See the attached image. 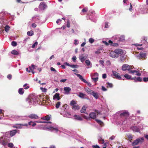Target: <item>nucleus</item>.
I'll list each match as a JSON object with an SVG mask.
<instances>
[{
  "label": "nucleus",
  "instance_id": "46",
  "mask_svg": "<svg viewBox=\"0 0 148 148\" xmlns=\"http://www.w3.org/2000/svg\"><path fill=\"white\" fill-rule=\"evenodd\" d=\"M94 41V40L92 38H90L89 40V42L91 43H92Z\"/></svg>",
  "mask_w": 148,
  "mask_h": 148
},
{
  "label": "nucleus",
  "instance_id": "36",
  "mask_svg": "<svg viewBox=\"0 0 148 148\" xmlns=\"http://www.w3.org/2000/svg\"><path fill=\"white\" fill-rule=\"evenodd\" d=\"M125 39V37L123 36H121L119 38V40L120 41H123Z\"/></svg>",
  "mask_w": 148,
  "mask_h": 148
},
{
  "label": "nucleus",
  "instance_id": "25",
  "mask_svg": "<svg viewBox=\"0 0 148 148\" xmlns=\"http://www.w3.org/2000/svg\"><path fill=\"white\" fill-rule=\"evenodd\" d=\"M24 91L23 88H20L19 89L18 92L20 95H22L23 94Z\"/></svg>",
  "mask_w": 148,
  "mask_h": 148
},
{
  "label": "nucleus",
  "instance_id": "43",
  "mask_svg": "<svg viewBox=\"0 0 148 148\" xmlns=\"http://www.w3.org/2000/svg\"><path fill=\"white\" fill-rule=\"evenodd\" d=\"M92 79L95 82H97L98 79V77H92Z\"/></svg>",
  "mask_w": 148,
  "mask_h": 148
},
{
  "label": "nucleus",
  "instance_id": "21",
  "mask_svg": "<svg viewBox=\"0 0 148 148\" xmlns=\"http://www.w3.org/2000/svg\"><path fill=\"white\" fill-rule=\"evenodd\" d=\"M72 108L74 110H78L80 109V107L79 105L76 104L72 106Z\"/></svg>",
  "mask_w": 148,
  "mask_h": 148
},
{
  "label": "nucleus",
  "instance_id": "13",
  "mask_svg": "<svg viewBox=\"0 0 148 148\" xmlns=\"http://www.w3.org/2000/svg\"><path fill=\"white\" fill-rule=\"evenodd\" d=\"M76 75L78 77H79V79H80L81 81L84 82V83L87 82V81L84 79L81 75L79 74H76Z\"/></svg>",
  "mask_w": 148,
  "mask_h": 148
},
{
  "label": "nucleus",
  "instance_id": "30",
  "mask_svg": "<svg viewBox=\"0 0 148 148\" xmlns=\"http://www.w3.org/2000/svg\"><path fill=\"white\" fill-rule=\"evenodd\" d=\"M1 144L3 145H5L7 143V141L6 140H3L0 142Z\"/></svg>",
  "mask_w": 148,
  "mask_h": 148
},
{
  "label": "nucleus",
  "instance_id": "2",
  "mask_svg": "<svg viewBox=\"0 0 148 148\" xmlns=\"http://www.w3.org/2000/svg\"><path fill=\"white\" fill-rule=\"evenodd\" d=\"M122 111L123 112L120 114L121 117H125L126 118L129 116L130 114L127 111L125 110Z\"/></svg>",
  "mask_w": 148,
  "mask_h": 148
},
{
  "label": "nucleus",
  "instance_id": "63",
  "mask_svg": "<svg viewBox=\"0 0 148 148\" xmlns=\"http://www.w3.org/2000/svg\"><path fill=\"white\" fill-rule=\"evenodd\" d=\"M136 73L135 74V75L137 76H140L141 75V74L139 73L138 71V72Z\"/></svg>",
  "mask_w": 148,
  "mask_h": 148
},
{
  "label": "nucleus",
  "instance_id": "20",
  "mask_svg": "<svg viewBox=\"0 0 148 148\" xmlns=\"http://www.w3.org/2000/svg\"><path fill=\"white\" fill-rule=\"evenodd\" d=\"M85 91L88 93L90 94H92L93 91L88 88H87L85 89Z\"/></svg>",
  "mask_w": 148,
  "mask_h": 148
},
{
  "label": "nucleus",
  "instance_id": "16",
  "mask_svg": "<svg viewBox=\"0 0 148 148\" xmlns=\"http://www.w3.org/2000/svg\"><path fill=\"white\" fill-rule=\"evenodd\" d=\"M42 120L48 121L51 119L50 117L48 115H47L41 118Z\"/></svg>",
  "mask_w": 148,
  "mask_h": 148
},
{
  "label": "nucleus",
  "instance_id": "28",
  "mask_svg": "<svg viewBox=\"0 0 148 148\" xmlns=\"http://www.w3.org/2000/svg\"><path fill=\"white\" fill-rule=\"evenodd\" d=\"M127 137L128 138L130 142H132L133 138L132 135L131 134L127 135Z\"/></svg>",
  "mask_w": 148,
  "mask_h": 148
},
{
  "label": "nucleus",
  "instance_id": "4",
  "mask_svg": "<svg viewBox=\"0 0 148 148\" xmlns=\"http://www.w3.org/2000/svg\"><path fill=\"white\" fill-rule=\"evenodd\" d=\"M112 72L113 75L115 77L116 79L119 80L121 79V77L119 73L114 71H112Z\"/></svg>",
  "mask_w": 148,
  "mask_h": 148
},
{
  "label": "nucleus",
  "instance_id": "18",
  "mask_svg": "<svg viewBox=\"0 0 148 148\" xmlns=\"http://www.w3.org/2000/svg\"><path fill=\"white\" fill-rule=\"evenodd\" d=\"M17 132V130H14L12 131H11L10 132V134L11 136H12L15 135Z\"/></svg>",
  "mask_w": 148,
  "mask_h": 148
},
{
  "label": "nucleus",
  "instance_id": "49",
  "mask_svg": "<svg viewBox=\"0 0 148 148\" xmlns=\"http://www.w3.org/2000/svg\"><path fill=\"white\" fill-rule=\"evenodd\" d=\"M77 65H71L70 67L72 68H77Z\"/></svg>",
  "mask_w": 148,
  "mask_h": 148
},
{
  "label": "nucleus",
  "instance_id": "62",
  "mask_svg": "<svg viewBox=\"0 0 148 148\" xmlns=\"http://www.w3.org/2000/svg\"><path fill=\"white\" fill-rule=\"evenodd\" d=\"M67 80V79H62L60 80L61 82H65Z\"/></svg>",
  "mask_w": 148,
  "mask_h": 148
},
{
  "label": "nucleus",
  "instance_id": "1",
  "mask_svg": "<svg viewBox=\"0 0 148 148\" xmlns=\"http://www.w3.org/2000/svg\"><path fill=\"white\" fill-rule=\"evenodd\" d=\"M88 55L86 54H83L79 56V59L81 60V61L83 62H84L85 60H86L88 57Z\"/></svg>",
  "mask_w": 148,
  "mask_h": 148
},
{
  "label": "nucleus",
  "instance_id": "11",
  "mask_svg": "<svg viewBox=\"0 0 148 148\" xmlns=\"http://www.w3.org/2000/svg\"><path fill=\"white\" fill-rule=\"evenodd\" d=\"M39 7L41 8L44 9L47 7V5L44 2H42L40 3Z\"/></svg>",
  "mask_w": 148,
  "mask_h": 148
},
{
  "label": "nucleus",
  "instance_id": "53",
  "mask_svg": "<svg viewBox=\"0 0 148 148\" xmlns=\"http://www.w3.org/2000/svg\"><path fill=\"white\" fill-rule=\"evenodd\" d=\"M86 83L87 84V85H88V86L90 87H91V86H92V84L91 83H90V82H88L87 81V82L86 83Z\"/></svg>",
  "mask_w": 148,
  "mask_h": 148
},
{
  "label": "nucleus",
  "instance_id": "15",
  "mask_svg": "<svg viewBox=\"0 0 148 148\" xmlns=\"http://www.w3.org/2000/svg\"><path fill=\"white\" fill-rule=\"evenodd\" d=\"M86 108L87 107H86L85 106H84L80 110L81 112L82 113H86Z\"/></svg>",
  "mask_w": 148,
  "mask_h": 148
},
{
  "label": "nucleus",
  "instance_id": "34",
  "mask_svg": "<svg viewBox=\"0 0 148 148\" xmlns=\"http://www.w3.org/2000/svg\"><path fill=\"white\" fill-rule=\"evenodd\" d=\"M95 121L98 124H99L101 125H102L103 124V122L101 120H99L97 119H95Z\"/></svg>",
  "mask_w": 148,
  "mask_h": 148
},
{
  "label": "nucleus",
  "instance_id": "33",
  "mask_svg": "<svg viewBox=\"0 0 148 148\" xmlns=\"http://www.w3.org/2000/svg\"><path fill=\"white\" fill-rule=\"evenodd\" d=\"M10 28V27L8 25H6L5 27V30L6 32H8Z\"/></svg>",
  "mask_w": 148,
  "mask_h": 148
},
{
  "label": "nucleus",
  "instance_id": "35",
  "mask_svg": "<svg viewBox=\"0 0 148 148\" xmlns=\"http://www.w3.org/2000/svg\"><path fill=\"white\" fill-rule=\"evenodd\" d=\"M16 125H20L21 126H28V124L27 123H25L24 124H17Z\"/></svg>",
  "mask_w": 148,
  "mask_h": 148
},
{
  "label": "nucleus",
  "instance_id": "32",
  "mask_svg": "<svg viewBox=\"0 0 148 148\" xmlns=\"http://www.w3.org/2000/svg\"><path fill=\"white\" fill-rule=\"evenodd\" d=\"M142 80V78L140 77H138L136 79V80H134V82H141Z\"/></svg>",
  "mask_w": 148,
  "mask_h": 148
},
{
  "label": "nucleus",
  "instance_id": "59",
  "mask_svg": "<svg viewBox=\"0 0 148 148\" xmlns=\"http://www.w3.org/2000/svg\"><path fill=\"white\" fill-rule=\"evenodd\" d=\"M92 147L94 148H100L97 145H93L92 146Z\"/></svg>",
  "mask_w": 148,
  "mask_h": 148
},
{
  "label": "nucleus",
  "instance_id": "41",
  "mask_svg": "<svg viewBox=\"0 0 148 148\" xmlns=\"http://www.w3.org/2000/svg\"><path fill=\"white\" fill-rule=\"evenodd\" d=\"M13 144L12 143H9L8 144V146L9 147L12 148L13 147Z\"/></svg>",
  "mask_w": 148,
  "mask_h": 148
},
{
  "label": "nucleus",
  "instance_id": "50",
  "mask_svg": "<svg viewBox=\"0 0 148 148\" xmlns=\"http://www.w3.org/2000/svg\"><path fill=\"white\" fill-rule=\"evenodd\" d=\"M112 46L117 47L118 46V43H113Z\"/></svg>",
  "mask_w": 148,
  "mask_h": 148
},
{
  "label": "nucleus",
  "instance_id": "8",
  "mask_svg": "<svg viewBox=\"0 0 148 148\" xmlns=\"http://www.w3.org/2000/svg\"><path fill=\"white\" fill-rule=\"evenodd\" d=\"M115 51L116 54H118V57L119 54L122 55L123 53V50L121 49H116Z\"/></svg>",
  "mask_w": 148,
  "mask_h": 148
},
{
  "label": "nucleus",
  "instance_id": "40",
  "mask_svg": "<svg viewBox=\"0 0 148 148\" xmlns=\"http://www.w3.org/2000/svg\"><path fill=\"white\" fill-rule=\"evenodd\" d=\"M60 103H61L60 101H58L56 105V107L57 108H58L59 107Z\"/></svg>",
  "mask_w": 148,
  "mask_h": 148
},
{
  "label": "nucleus",
  "instance_id": "26",
  "mask_svg": "<svg viewBox=\"0 0 148 148\" xmlns=\"http://www.w3.org/2000/svg\"><path fill=\"white\" fill-rule=\"evenodd\" d=\"M124 77L126 79L129 80H130L131 79V76L130 75L128 74H126L124 76Z\"/></svg>",
  "mask_w": 148,
  "mask_h": 148
},
{
  "label": "nucleus",
  "instance_id": "7",
  "mask_svg": "<svg viewBox=\"0 0 148 148\" xmlns=\"http://www.w3.org/2000/svg\"><path fill=\"white\" fill-rule=\"evenodd\" d=\"M28 117L32 119H37L38 118V116L37 115L34 114H30Z\"/></svg>",
  "mask_w": 148,
  "mask_h": 148
},
{
  "label": "nucleus",
  "instance_id": "61",
  "mask_svg": "<svg viewBox=\"0 0 148 148\" xmlns=\"http://www.w3.org/2000/svg\"><path fill=\"white\" fill-rule=\"evenodd\" d=\"M102 90L103 91H106L107 89L103 86H102L101 87Z\"/></svg>",
  "mask_w": 148,
  "mask_h": 148
},
{
  "label": "nucleus",
  "instance_id": "51",
  "mask_svg": "<svg viewBox=\"0 0 148 148\" xmlns=\"http://www.w3.org/2000/svg\"><path fill=\"white\" fill-rule=\"evenodd\" d=\"M101 53L100 50L99 49L97 50V51H96L95 53L97 54H98Z\"/></svg>",
  "mask_w": 148,
  "mask_h": 148
},
{
  "label": "nucleus",
  "instance_id": "38",
  "mask_svg": "<svg viewBox=\"0 0 148 148\" xmlns=\"http://www.w3.org/2000/svg\"><path fill=\"white\" fill-rule=\"evenodd\" d=\"M38 44V42H37L36 41L35 42V43L33 44L32 46V48H35V47Z\"/></svg>",
  "mask_w": 148,
  "mask_h": 148
},
{
  "label": "nucleus",
  "instance_id": "48",
  "mask_svg": "<svg viewBox=\"0 0 148 148\" xmlns=\"http://www.w3.org/2000/svg\"><path fill=\"white\" fill-rule=\"evenodd\" d=\"M140 56L142 58H144L145 56V53H141L140 54Z\"/></svg>",
  "mask_w": 148,
  "mask_h": 148
},
{
  "label": "nucleus",
  "instance_id": "27",
  "mask_svg": "<svg viewBox=\"0 0 148 148\" xmlns=\"http://www.w3.org/2000/svg\"><path fill=\"white\" fill-rule=\"evenodd\" d=\"M27 34L28 36H32L34 34V33L33 31L32 30H31L27 32Z\"/></svg>",
  "mask_w": 148,
  "mask_h": 148
},
{
  "label": "nucleus",
  "instance_id": "29",
  "mask_svg": "<svg viewBox=\"0 0 148 148\" xmlns=\"http://www.w3.org/2000/svg\"><path fill=\"white\" fill-rule=\"evenodd\" d=\"M107 85V87L109 88H111L113 87V84L112 83H109V82H107L106 83Z\"/></svg>",
  "mask_w": 148,
  "mask_h": 148
},
{
  "label": "nucleus",
  "instance_id": "10",
  "mask_svg": "<svg viewBox=\"0 0 148 148\" xmlns=\"http://www.w3.org/2000/svg\"><path fill=\"white\" fill-rule=\"evenodd\" d=\"M64 90L66 94H68L69 93L71 89L69 87H65L64 88Z\"/></svg>",
  "mask_w": 148,
  "mask_h": 148
},
{
  "label": "nucleus",
  "instance_id": "57",
  "mask_svg": "<svg viewBox=\"0 0 148 148\" xmlns=\"http://www.w3.org/2000/svg\"><path fill=\"white\" fill-rule=\"evenodd\" d=\"M12 75L11 74H9L7 76V78L9 79H10L12 78Z\"/></svg>",
  "mask_w": 148,
  "mask_h": 148
},
{
  "label": "nucleus",
  "instance_id": "19",
  "mask_svg": "<svg viewBox=\"0 0 148 148\" xmlns=\"http://www.w3.org/2000/svg\"><path fill=\"white\" fill-rule=\"evenodd\" d=\"M74 116L75 118V119L79 121H82V117L79 116V115H77L76 114H75Z\"/></svg>",
  "mask_w": 148,
  "mask_h": 148
},
{
  "label": "nucleus",
  "instance_id": "64",
  "mask_svg": "<svg viewBox=\"0 0 148 148\" xmlns=\"http://www.w3.org/2000/svg\"><path fill=\"white\" fill-rule=\"evenodd\" d=\"M102 77L103 79H105L106 78V74H104L102 75Z\"/></svg>",
  "mask_w": 148,
  "mask_h": 148
},
{
  "label": "nucleus",
  "instance_id": "12",
  "mask_svg": "<svg viewBox=\"0 0 148 148\" xmlns=\"http://www.w3.org/2000/svg\"><path fill=\"white\" fill-rule=\"evenodd\" d=\"M89 116L91 119H95L96 118V115L95 112H91L89 114Z\"/></svg>",
  "mask_w": 148,
  "mask_h": 148
},
{
  "label": "nucleus",
  "instance_id": "60",
  "mask_svg": "<svg viewBox=\"0 0 148 148\" xmlns=\"http://www.w3.org/2000/svg\"><path fill=\"white\" fill-rule=\"evenodd\" d=\"M36 26V25L35 23H33L32 25V26L34 28H35Z\"/></svg>",
  "mask_w": 148,
  "mask_h": 148
},
{
  "label": "nucleus",
  "instance_id": "31",
  "mask_svg": "<svg viewBox=\"0 0 148 148\" xmlns=\"http://www.w3.org/2000/svg\"><path fill=\"white\" fill-rule=\"evenodd\" d=\"M98 140L100 142L101 144H103L104 143V140L101 137H99L98 139Z\"/></svg>",
  "mask_w": 148,
  "mask_h": 148
},
{
  "label": "nucleus",
  "instance_id": "23",
  "mask_svg": "<svg viewBox=\"0 0 148 148\" xmlns=\"http://www.w3.org/2000/svg\"><path fill=\"white\" fill-rule=\"evenodd\" d=\"M132 130L134 131L138 132L139 131V128L136 126H134L132 127Z\"/></svg>",
  "mask_w": 148,
  "mask_h": 148
},
{
  "label": "nucleus",
  "instance_id": "52",
  "mask_svg": "<svg viewBox=\"0 0 148 148\" xmlns=\"http://www.w3.org/2000/svg\"><path fill=\"white\" fill-rule=\"evenodd\" d=\"M76 59H77L76 57L75 56H74L72 58V59L73 60V61L74 62H75V61H76Z\"/></svg>",
  "mask_w": 148,
  "mask_h": 148
},
{
  "label": "nucleus",
  "instance_id": "47",
  "mask_svg": "<svg viewBox=\"0 0 148 148\" xmlns=\"http://www.w3.org/2000/svg\"><path fill=\"white\" fill-rule=\"evenodd\" d=\"M143 80L144 82H147L148 81V77H145L143 78Z\"/></svg>",
  "mask_w": 148,
  "mask_h": 148
},
{
  "label": "nucleus",
  "instance_id": "44",
  "mask_svg": "<svg viewBox=\"0 0 148 148\" xmlns=\"http://www.w3.org/2000/svg\"><path fill=\"white\" fill-rule=\"evenodd\" d=\"M88 10V8H83L82 10V12H86Z\"/></svg>",
  "mask_w": 148,
  "mask_h": 148
},
{
  "label": "nucleus",
  "instance_id": "5",
  "mask_svg": "<svg viewBox=\"0 0 148 148\" xmlns=\"http://www.w3.org/2000/svg\"><path fill=\"white\" fill-rule=\"evenodd\" d=\"M122 69L123 71H125L126 70L129 71L130 69V66L128 64H124L123 65Z\"/></svg>",
  "mask_w": 148,
  "mask_h": 148
},
{
  "label": "nucleus",
  "instance_id": "9",
  "mask_svg": "<svg viewBox=\"0 0 148 148\" xmlns=\"http://www.w3.org/2000/svg\"><path fill=\"white\" fill-rule=\"evenodd\" d=\"M79 95H78V96L82 98V99H86V97H87V95L84 93H83L81 92H79Z\"/></svg>",
  "mask_w": 148,
  "mask_h": 148
},
{
  "label": "nucleus",
  "instance_id": "3",
  "mask_svg": "<svg viewBox=\"0 0 148 148\" xmlns=\"http://www.w3.org/2000/svg\"><path fill=\"white\" fill-rule=\"evenodd\" d=\"M143 140L144 138L143 137L141 138H140L137 139L132 143V145L134 146L137 145L139 142H143Z\"/></svg>",
  "mask_w": 148,
  "mask_h": 148
},
{
  "label": "nucleus",
  "instance_id": "58",
  "mask_svg": "<svg viewBox=\"0 0 148 148\" xmlns=\"http://www.w3.org/2000/svg\"><path fill=\"white\" fill-rule=\"evenodd\" d=\"M104 62V60H99V63L100 64L102 65H103V63Z\"/></svg>",
  "mask_w": 148,
  "mask_h": 148
},
{
  "label": "nucleus",
  "instance_id": "54",
  "mask_svg": "<svg viewBox=\"0 0 148 148\" xmlns=\"http://www.w3.org/2000/svg\"><path fill=\"white\" fill-rule=\"evenodd\" d=\"M132 6L131 3H130V7L129 8V10L131 11L132 10Z\"/></svg>",
  "mask_w": 148,
  "mask_h": 148
},
{
  "label": "nucleus",
  "instance_id": "37",
  "mask_svg": "<svg viewBox=\"0 0 148 148\" xmlns=\"http://www.w3.org/2000/svg\"><path fill=\"white\" fill-rule=\"evenodd\" d=\"M40 89L43 92H46L47 90V88L42 87H40Z\"/></svg>",
  "mask_w": 148,
  "mask_h": 148
},
{
  "label": "nucleus",
  "instance_id": "42",
  "mask_svg": "<svg viewBox=\"0 0 148 148\" xmlns=\"http://www.w3.org/2000/svg\"><path fill=\"white\" fill-rule=\"evenodd\" d=\"M85 63L87 66H89L90 64V62L89 60H86L85 61Z\"/></svg>",
  "mask_w": 148,
  "mask_h": 148
},
{
  "label": "nucleus",
  "instance_id": "14",
  "mask_svg": "<svg viewBox=\"0 0 148 148\" xmlns=\"http://www.w3.org/2000/svg\"><path fill=\"white\" fill-rule=\"evenodd\" d=\"M59 94L58 93H56L53 97L54 99H57L58 100H59L60 99V97L59 96Z\"/></svg>",
  "mask_w": 148,
  "mask_h": 148
},
{
  "label": "nucleus",
  "instance_id": "56",
  "mask_svg": "<svg viewBox=\"0 0 148 148\" xmlns=\"http://www.w3.org/2000/svg\"><path fill=\"white\" fill-rule=\"evenodd\" d=\"M66 26L67 27L69 28L70 27V23L69 21H68L67 22Z\"/></svg>",
  "mask_w": 148,
  "mask_h": 148
},
{
  "label": "nucleus",
  "instance_id": "24",
  "mask_svg": "<svg viewBox=\"0 0 148 148\" xmlns=\"http://www.w3.org/2000/svg\"><path fill=\"white\" fill-rule=\"evenodd\" d=\"M11 53L12 54L15 55H17L19 54L18 52L15 50H12L11 51Z\"/></svg>",
  "mask_w": 148,
  "mask_h": 148
},
{
  "label": "nucleus",
  "instance_id": "45",
  "mask_svg": "<svg viewBox=\"0 0 148 148\" xmlns=\"http://www.w3.org/2000/svg\"><path fill=\"white\" fill-rule=\"evenodd\" d=\"M129 71H130V73H136L138 72V71L135 70H130Z\"/></svg>",
  "mask_w": 148,
  "mask_h": 148
},
{
  "label": "nucleus",
  "instance_id": "6",
  "mask_svg": "<svg viewBox=\"0 0 148 148\" xmlns=\"http://www.w3.org/2000/svg\"><path fill=\"white\" fill-rule=\"evenodd\" d=\"M110 56L112 58H116L118 57V54H116L115 51H112L110 53Z\"/></svg>",
  "mask_w": 148,
  "mask_h": 148
},
{
  "label": "nucleus",
  "instance_id": "39",
  "mask_svg": "<svg viewBox=\"0 0 148 148\" xmlns=\"http://www.w3.org/2000/svg\"><path fill=\"white\" fill-rule=\"evenodd\" d=\"M11 45L12 46H15L17 45V43L15 41H13L12 42Z\"/></svg>",
  "mask_w": 148,
  "mask_h": 148
},
{
  "label": "nucleus",
  "instance_id": "55",
  "mask_svg": "<svg viewBox=\"0 0 148 148\" xmlns=\"http://www.w3.org/2000/svg\"><path fill=\"white\" fill-rule=\"evenodd\" d=\"M103 43L105 44L106 45L108 46L109 45V43L108 42H107L106 41H102Z\"/></svg>",
  "mask_w": 148,
  "mask_h": 148
},
{
  "label": "nucleus",
  "instance_id": "17",
  "mask_svg": "<svg viewBox=\"0 0 148 148\" xmlns=\"http://www.w3.org/2000/svg\"><path fill=\"white\" fill-rule=\"evenodd\" d=\"M91 95L96 99H97L99 97L98 93L97 92H95L94 91Z\"/></svg>",
  "mask_w": 148,
  "mask_h": 148
},
{
  "label": "nucleus",
  "instance_id": "22",
  "mask_svg": "<svg viewBox=\"0 0 148 148\" xmlns=\"http://www.w3.org/2000/svg\"><path fill=\"white\" fill-rule=\"evenodd\" d=\"M77 103V101H75L74 100H73L71 101L70 104L71 106H73L75 105Z\"/></svg>",
  "mask_w": 148,
  "mask_h": 148
}]
</instances>
